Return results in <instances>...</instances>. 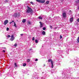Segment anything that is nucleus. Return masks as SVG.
<instances>
[{"instance_id":"1","label":"nucleus","mask_w":79,"mask_h":79,"mask_svg":"<svg viewBox=\"0 0 79 79\" xmlns=\"http://www.w3.org/2000/svg\"><path fill=\"white\" fill-rule=\"evenodd\" d=\"M27 11L26 12V13H32V12H33V10H32V9L31 8L29 7L28 6H27Z\"/></svg>"},{"instance_id":"2","label":"nucleus","mask_w":79,"mask_h":79,"mask_svg":"<svg viewBox=\"0 0 79 79\" xmlns=\"http://www.w3.org/2000/svg\"><path fill=\"white\" fill-rule=\"evenodd\" d=\"M37 2L41 3H44L45 2V0H43V1L41 0H35Z\"/></svg>"},{"instance_id":"3","label":"nucleus","mask_w":79,"mask_h":79,"mask_svg":"<svg viewBox=\"0 0 79 79\" xmlns=\"http://www.w3.org/2000/svg\"><path fill=\"white\" fill-rule=\"evenodd\" d=\"M15 38L14 37V35H12L11 36V38L10 39V40L11 41H13L14 40H15Z\"/></svg>"},{"instance_id":"4","label":"nucleus","mask_w":79,"mask_h":79,"mask_svg":"<svg viewBox=\"0 0 79 79\" xmlns=\"http://www.w3.org/2000/svg\"><path fill=\"white\" fill-rule=\"evenodd\" d=\"M4 25L5 26L6 25V24H7V23H8V20H5L4 22Z\"/></svg>"},{"instance_id":"5","label":"nucleus","mask_w":79,"mask_h":79,"mask_svg":"<svg viewBox=\"0 0 79 79\" xmlns=\"http://www.w3.org/2000/svg\"><path fill=\"white\" fill-rule=\"evenodd\" d=\"M63 18H66V13H64L63 14Z\"/></svg>"},{"instance_id":"6","label":"nucleus","mask_w":79,"mask_h":79,"mask_svg":"<svg viewBox=\"0 0 79 79\" xmlns=\"http://www.w3.org/2000/svg\"><path fill=\"white\" fill-rule=\"evenodd\" d=\"M39 23L40 24V27L41 28L42 27H43V25L44 24V23H42V22H40Z\"/></svg>"},{"instance_id":"7","label":"nucleus","mask_w":79,"mask_h":79,"mask_svg":"<svg viewBox=\"0 0 79 79\" xmlns=\"http://www.w3.org/2000/svg\"><path fill=\"white\" fill-rule=\"evenodd\" d=\"M51 62V63L53 62V61H52V59H50L49 60H48V62Z\"/></svg>"},{"instance_id":"8","label":"nucleus","mask_w":79,"mask_h":79,"mask_svg":"<svg viewBox=\"0 0 79 79\" xmlns=\"http://www.w3.org/2000/svg\"><path fill=\"white\" fill-rule=\"evenodd\" d=\"M70 22H73V18H71L70 19Z\"/></svg>"},{"instance_id":"9","label":"nucleus","mask_w":79,"mask_h":79,"mask_svg":"<svg viewBox=\"0 0 79 79\" xmlns=\"http://www.w3.org/2000/svg\"><path fill=\"white\" fill-rule=\"evenodd\" d=\"M26 19H23L22 21V23H25L26 22Z\"/></svg>"},{"instance_id":"10","label":"nucleus","mask_w":79,"mask_h":79,"mask_svg":"<svg viewBox=\"0 0 79 79\" xmlns=\"http://www.w3.org/2000/svg\"><path fill=\"white\" fill-rule=\"evenodd\" d=\"M52 64V68H53V62H52L51 63Z\"/></svg>"},{"instance_id":"11","label":"nucleus","mask_w":79,"mask_h":79,"mask_svg":"<svg viewBox=\"0 0 79 79\" xmlns=\"http://www.w3.org/2000/svg\"><path fill=\"white\" fill-rule=\"evenodd\" d=\"M42 34L43 35H45V31H43L42 32Z\"/></svg>"},{"instance_id":"12","label":"nucleus","mask_w":79,"mask_h":79,"mask_svg":"<svg viewBox=\"0 0 79 79\" xmlns=\"http://www.w3.org/2000/svg\"><path fill=\"white\" fill-rule=\"evenodd\" d=\"M18 16V14H15L14 15V16L15 17H17V16Z\"/></svg>"},{"instance_id":"13","label":"nucleus","mask_w":79,"mask_h":79,"mask_svg":"<svg viewBox=\"0 0 79 79\" xmlns=\"http://www.w3.org/2000/svg\"><path fill=\"white\" fill-rule=\"evenodd\" d=\"M38 18L39 19H43V18H42L41 16H39L38 17Z\"/></svg>"},{"instance_id":"14","label":"nucleus","mask_w":79,"mask_h":79,"mask_svg":"<svg viewBox=\"0 0 79 79\" xmlns=\"http://www.w3.org/2000/svg\"><path fill=\"white\" fill-rule=\"evenodd\" d=\"M14 65L15 66V67H18V65H17V64H16V63H14Z\"/></svg>"},{"instance_id":"15","label":"nucleus","mask_w":79,"mask_h":79,"mask_svg":"<svg viewBox=\"0 0 79 79\" xmlns=\"http://www.w3.org/2000/svg\"><path fill=\"white\" fill-rule=\"evenodd\" d=\"M46 3L47 4V5H48V4H49V1H47Z\"/></svg>"},{"instance_id":"16","label":"nucleus","mask_w":79,"mask_h":79,"mask_svg":"<svg viewBox=\"0 0 79 79\" xmlns=\"http://www.w3.org/2000/svg\"><path fill=\"white\" fill-rule=\"evenodd\" d=\"M14 26L15 27H17L16 26V23H15V22H14Z\"/></svg>"},{"instance_id":"17","label":"nucleus","mask_w":79,"mask_h":79,"mask_svg":"<svg viewBox=\"0 0 79 79\" xmlns=\"http://www.w3.org/2000/svg\"><path fill=\"white\" fill-rule=\"evenodd\" d=\"M27 23L28 24H31V22L30 21H28Z\"/></svg>"},{"instance_id":"18","label":"nucleus","mask_w":79,"mask_h":79,"mask_svg":"<svg viewBox=\"0 0 79 79\" xmlns=\"http://www.w3.org/2000/svg\"><path fill=\"white\" fill-rule=\"evenodd\" d=\"M9 30H10V29H9V28L7 27V28H6V31H9Z\"/></svg>"},{"instance_id":"19","label":"nucleus","mask_w":79,"mask_h":79,"mask_svg":"<svg viewBox=\"0 0 79 79\" xmlns=\"http://www.w3.org/2000/svg\"><path fill=\"white\" fill-rule=\"evenodd\" d=\"M35 42L36 43H38V40H35Z\"/></svg>"},{"instance_id":"20","label":"nucleus","mask_w":79,"mask_h":79,"mask_svg":"<svg viewBox=\"0 0 79 79\" xmlns=\"http://www.w3.org/2000/svg\"><path fill=\"white\" fill-rule=\"evenodd\" d=\"M23 66H26V64L24 63L23 64Z\"/></svg>"},{"instance_id":"21","label":"nucleus","mask_w":79,"mask_h":79,"mask_svg":"<svg viewBox=\"0 0 79 79\" xmlns=\"http://www.w3.org/2000/svg\"><path fill=\"white\" fill-rule=\"evenodd\" d=\"M35 40V37H33L32 38V40L33 41H34Z\"/></svg>"},{"instance_id":"22","label":"nucleus","mask_w":79,"mask_h":79,"mask_svg":"<svg viewBox=\"0 0 79 79\" xmlns=\"http://www.w3.org/2000/svg\"><path fill=\"white\" fill-rule=\"evenodd\" d=\"M30 60H29V59H28L27 60V62H30Z\"/></svg>"},{"instance_id":"23","label":"nucleus","mask_w":79,"mask_h":79,"mask_svg":"<svg viewBox=\"0 0 79 79\" xmlns=\"http://www.w3.org/2000/svg\"><path fill=\"white\" fill-rule=\"evenodd\" d=\"M76 3H79V0L76 1Z\"/></svg>"},{"instance_id":"24","label":"nucleus","mask_w":79,"mask_h":79,"mask_svg":"<svg viewBox=\"0 0 79 79\" xmlns=\"http://www.w3.org/2000/svg\"><path fill=\"white\" fill-rule=\"evenodd\" d=\"M45 29H46V28L44 27L43 28V30H44V31H45Z\"/></svg>"},{"instance_id":"25","label":"nucleus","mask_w":79,"mask_h":79,"mask_svg":"<svg viewBox=\"0 0 79 79\" xmlns=\"http://www.w3.org/2000/svg\"><path fill=\"white\" fill-rule=\"evenodd\" d=\"M17 45H17V44H15V45H14V46H15V47H16L17 46Z\"/></svg>"},{"instance_id":"26","label":"nucleus","mask_w":79,"mask_h":79,"mask_svg":"<svg viewBox=\"0 0 79 79\" xmlns=\"http://www.w3.org/2000/svg\"><path fill=\"white\" fill-rule=\"evenodd\" d=\"M77 21L78 22H79V19H78L77 20Z\"/></svg>"},{"instance_id":"27","label":"nucleus","mask_w":79,"mask_h":79,"mask_svg":"<svg viewBox=\"0 0 79 79\" xmlns=\"http://www.w3.org/2000/svg\"><path fill=\"white\" fill-rule=\"evenodd\" d=\"M30 3H31V4H32V5H33V2H30Z\"/></svg>"},{"instance_id":"28","label":"nucleus","mask_w":79,"mask_h":79,"mask_svg":"<svg viewBox=\"0 0 79 79\" xmlns=\"http://www.w3.org/2000/svg\"><path fill=\"white\" fill-rule=\"evenodd\" d=\"M50 27L51 29H52V28H53V27H52V26H50Z\"/></svg>"},{"instance_id":"29","label":"nucleus","mask_w":79,"mask_h":79,"mask_svg":"<svg viewBox=\"0 0 79 79\" xmlns=\"http://www.w3.org/2000/svg\"><path fill=\"white\" fill-rule=\"evenodd\" d=\"M7 37H8V38L10 37V35H8L7 36Z\"/></svg>"},{"instance_id":"30","label":"nucleus","mask_w":79,"mask_h":79,"mask_svg":"<svg viewBox=\"0 0 79 79\" xmlns=\"http://www.w3.org/2000/svg\"><path fill=\"white\" fill-rule=\"evenodd\" d=\"M35 61H38V59H36L35 60Z\"/></svg>"},{"instance_id":"31","label":"nucleus","mask_w":79,"mask_h":79,"mask_svg":"<svg viewBox=\"0 0 79 79\" xmlns=\"http://www.w3.org/2000/svg\"><path fill=\"white\" fill-rule=\"evenodd\" d=\"M13 22H14V23H15V22L14 21V20H12V22H11L12 23H13Z\"/></svg>"},{"instance_id":"32","label":"nucleus","mask_w":79,"mask_h":79,"mask_svg":"<svg viewBox=\"0 0 79 79\" xmlns=\"http://www.w3.org/2000/svg\"><path fill=\"white\" fill-rule=\"evenodd\" d=\"M62 37L61 36V35H60V39H61V38H62Z\"/></svg>"},{"instance_id":"33","label":"nucleus","mask_w":79,"mask_h":79,"mask_svg":"<svg viewBox=\"0 0 79 79\" xmlns=\"http://www.w3.org/2000/svg\"><path fill=\"white\" fill-rule=\"evenodd\" d=\"M2 52H4V53H5V50H3V51H2Z\"/></svg>"},{"instance_id":"34","label":"nucleus","mask_w":79,"mask_h":79,"mask_svg":"<svg viewBox=\"0 0 79 79\" xmlns=\"http://www.w3.org/2000/svg\"><path fill=\"white\" fill-rule=\"evenodd\" d=\"M20 35L21 36H23V34H21Z\"/></svg>"},{"instance_id":"35","label":"nucleus","mask_w":79,"mask_h":79,"mask_svg":"<svg viewBox=\"0 0 79 79\" xmlns=\"http://www.w3.org/2000/svg\"><path fill=\"white\" fill-rule=\"evenodd\" d=\"M11 23H12V22H11L10 23V24H11Z\"/></svg>"},{"instance_id":"36","label":"nucleus","mask_w":79,"mask_h":79,"mask_svg":"<svg viewBox=\"0 0 79 79\" xmlns=\"http://www.w3.org/2000/svg\"><path fill=\"white\" fill-rule=\"evenodd\" d=\"M69 11V12H71V10H70Z\"/></svg>"},{"instance_id":"37","label":"nucleus","mask_w":79,"mask_h":79,"mask_svg":"<svg viewBox=\"0 0 79 79\" xmlns=\"http://www.w3.org/2000/svg\"><path fill=\"white\" fill-rule=\"evenodd\" d=\"M44 66H45V64H44Z\"/></svg>"},{"instance_id":"38","label":"nucleus","mask_w":79,"mask_h":79,"mask_svg":"<svg viewBox=\"0 0 79 79\" xmlns=\"http://www.w3.org/2000/svg\"><path fill=\"white\" fill-rule=\"evenodd\" d=\"M78 10H79V7H78Z\"/></svg>"},{"instance_id":"39","label":"nucleus","mask_w":79,"mask_h":79,"mask_svg":"<svg viewBox=\"0 0 79 79\" xmlns=\"http://www.w3.org/2000/svg\"><path fill=\"white\" fill-rule=\"evenodd\" d=\"M3 48L5 49V48Z\"/></svg>"}]
</instances>
